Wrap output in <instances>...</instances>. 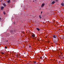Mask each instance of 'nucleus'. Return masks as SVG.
<instances>
[{"label":"nucleus","instance_id":"16","mask_svg":"<svg viewBox=\"0 0 64 64\" xmlns=\"http://www.w3.org/2000/svg\"><path fill=\"white\" fill-rule=\"evenodd\" d=\"M5 49H7V46H5Z\"/></svg>","mask_w":64,"mask_h":64},{"label":"nucleus","instance_id":"12","mask_svg":"<svg viewBox=\"0 0 64 64\" xmlns=\"http://www.w3.org/2000/svg\"><path fill=\"white\" fill-rule=\"evenodd\" d=\"M4 15H5V14H6V13H5V11L4 12Z\"/></svg>","mask_w":64,"mask_h":64},{"label":"nucleus","instance_id":"11","mask_svg":"<svg viewBox=\"0 0 64 64\" xmlns=\"http://www.w3.org/2000/svg\"><path fill=\"white\" fill-rule=\"evenodd\" d=\"M36 29H37V30H38V31H40V30L39 29V28H36Z\"/></svg>","mask_w":64,"mask_h":64},{"label":"nucleus","instance_id":"26","mask_svg":"<svg viewBox=\"0 0 64 64\" xmlns=\"http://www.w3.org/2000/svg\"><path fill=\"white\" fill-rule=\"evenodd\" d=\"M28 63H29V62H28Z\"/></svg>","mask_w":64,"mask_h":64},{"label":"nucleus","instance_id":"30","mask_svg":"<svg viewBox=\"0 0 64 64\" xmlns=\"http://www.w3.org/2000/svg\"><path fill=\"white\" fill-rule=\"evenodd\" d=\"M59 62H60V61Z\"/></svg>","mask_w":64,"mask_h":64},{"label":"nucleus","instance_id":"9","mask_svg":"<svg viewBox=\"0 0 64 64\" xmlns=\"http://www.w3.org/2000/svg\"><path fill=\"white\" fill-rule=\"evenodd\" d=\"M4 8V7H3V6H1V10H2V9H3Z\"/></svg>","mask_w":64,"mask_h":64},{"label":"nucleus","instance_id":"21","mask_svg":"<svg viewBox=\"0 0 64 64\" xmlns=\"http://www.w3.org/2000/svg\"><path fill=\"white\" fill-rule=\"evenodd\" d=\"M40 59H41L42 58V57H41L40 58Z\"/></svg>","mask_w":64,"mask_h":64},{"label":"nucleus","instance_id":"14","mask_svg":"<svg viewBox=\"0 0 64 64\" xmlns=\"http://www.w3.org/2000/svg\"><path fill=\"white\" fill-rule=\"evenodd\" d=\"M6 37H8L9 36V35H7V34H6Z\"/></svg>","mask_w":64,"mask_h":64},{"label":"nucleus","instance_id":"15","mask_svg":"<svg viewBox=\"0 0 64 64\" xmlns=\"http://www.w3.org/2000/svg\"><path fill=\"white\" fill-rule=\"evenodd\" d=\"M36 63V61H34V64H35V63Z\"/></svg>","mask_w":64,"mask_h":64},{"label":"nucleus","instance_id":"4","mask_svg":"<svg viewBox=\"0 0 64 64\" xmlns=\"http://www.w3.org/2000/svg\"><path fill=\"white\" fill-rule=\"evenodd\" d=\"M44 4H42V6H41V7H43V6H44Z\"/></svg>","mask_w":64,"mask_h":64},{"label":"nucleus","instance_id":"3","mask_svg":"<svg viewBox=\"0 0 64 64\" xmlns=\"http://www.w3.org/2000/svg\"><path fill=\"white\" fill-rule=\"evenodd\" d=\"M61 5H62V6H64V3H62L61 4Z\"/></svg>","mask_w":64,"mask_h":64},{"label":"nucleus","instance_id":"18","mask_svg":"<svg viewBox=\"0 0 64 64\" xmlns=\"http://www.w3.org/2000/svg\"><path fill=\"white\" fill-rule=\"evenodd\" d=\"M55 1L56 2H58V0H56Z\"/></svg>","mask_w":64,"mask_h":64},{"label":"nucleus","instance_id":"5","mask_svg":"<svg viewBox=\"0 0 64 64\" xmlns=\"http://www.w3.org/2000/svg\"><path fill=\"white\" fill-rule=\"evenodd\" d=\"M32 36L33 37H35V35L34 34H33L32 35Z\"/></svg>","mask_w":64,"mask_h":64},{"label":"nucleus","instance_id":"22","mask_svg":"<svg viewBox=\"0 0 64 64\" xmlns=\"http://www.w3.org/2000/svg\"><path fill=\"white\" fill-rule=\"evenodd\" d=\"M42 12H41V14L42 13Z\"/></svg>","mask_w":64,"mask_h":64},{"label":"nucleus","instance_id":"17","mask_svg":"<svg viewBox=\"0 0 64 64\" xmlns=\"http://www.w3.org/2000/svg\"><path fill=\"white\" fill-rule=\"evenodd\" d=\"M59 58H60V57H61V55H59V56H58Z\"/></svg>","mask_w":64,"mask_h":64},{"label":"nucleus","instance_id":"7","mask_svg":"<svg viewBox=\"0 0 64 64\" xmlns=\"http://www.w3.org/2000/svg\"><path fill=\"white\" fill-rule=\"evenodd\" d=\"M3 5L4 6V7H6V5L5 3L3 4Z\"/></svg>","mask_w":64,"mask_h":64},{"label":"nucleus","instance_id":"27","mask_svg":"<svg viewBox=\"0 0 64 64\" xmlns=\"http://www.w3.org/2000/svg\"><path fill=\"white\" fill-rule=\"evenodd\" d=\"M33 2H34V0L33 1Z\"/></svg>","mask_w":64,"mask_h":64},{"label":"nucleus","instance_id":"10","mask_svg":"<svg viewBox=\"0 0 64 64\" xmlns=\"http://www.w3.org/2000/svg\"><path fill=\"white\" fill-rule=\"evenodd\" d=\"M39 17H40V19H41V18H42V17L41 16V15H40L39 16Z\"/></svg>","mask_w":64,"mask_h":64},{"label":"nucleus","instance_id":"1","mask_svg":"<svg viewBox=\"0 0 64 64\" xmlns=\"http://www.w3.org/2000/svg\"><path fill=\"white\" fill-rule=\"evenodd\" d=\"M57 41H58V38L56 40H53V42L55 44H56L57 43Z\"/></svg>","mask_w":64,"mask_h":64},{"label":"nucleus","instance_id":"8","mask_svg":"<svg viewBox=\"0 0 64 64\" xmlns=\"http://www.w3.org/2000/svg\"><path fill=\"white\" fill-rule=\"evenodd\" d=\"M6 2H7L8 3H10V0H9L8 1Z\"/></svg>","mask_w":64,"mask_h":64},{"label":"nucleus","instance_id":"20","mask_svg":"<svg viewBox=\"0 0 64 64\" xmlns=\"http://www.w3.org/2000/svg\"><path fill=\"white\" fill-rule=\"evenodd\" d=\"M1 53L2 54H4V52H2Z\"/></svg>","mask_w":64,"mask_h":64},{"label":"nucleus","instance_id":"13","mask_svg":"<svg viewBox=\"0 0 64 64\" xmlns=\"http://www.w3.org/2000/svg\"><path fill=\"white\" fill-rule=\"evenodd\" d=\"M10 33H12V32H13V31H12V30H10Z\"/></svg>","mask_w":64,"mask_h":64},{"label":"nucleus","instance_id":"23","mask_svg":"<svg viewBox=\"0 0 64 64\" xmlns=\"http://www.w3.org/2000/svg\"><path fill=\"white\" fill-rule=\"evenodd\" d=\"M1 19V18H0V20Z\"/></svg>","mask_w":64,"mask_h":64},{"label":"nucleus","instance_id":"24","mask_svg":"<svg viewBox=\"0 0 64 64\" xmlns=\"http://www.w3.org/2000/svg\"><path fill=\"white\" fill-rule=\"evenodd\" d=\"M44 21H45V19H44Z\"/></svg>","mask_w":64,"mask_h":64},{"label":"nucleus","instance_id":"29","mask_svg":"<svg viewBox=\"0 0 64 64\" xmlns=\"http://www.w3.org/2000/svg\"><path fill=\"white\" fill-rule=\"evenodd\" d=\"M28 64H29V63H28Z\"/></svg>","mask_w":64,"mask_h":64},{"label":"nucleus","instance_id":"6","mask_svg":"<svg viewBox=\"0 0 64 64\" xmlns=\"http://www.w3.org/2000/svg\"><path fill=\"white\" fill-rule=\"evenodd\" d=\"M55 3V1H53L52 2V4H54V3Z\"/></svg>","mask_w":64,"mask_h":64},{"label":"nucleus","instance_id":"19","mask_svg":"<svg viewBox=\"0 0 64 64\" xmlns=\"http://www.w3.org/2000/svg\"><path fill=\"white\" fill-rule=\"evenodd\" d=\"M31 46H29V48H31Z\"/></svg>","mask_w":64,"mask_h":64},{"label":"nucleus","instance_id":"28","mask_svg":"<svg viewBox=\"0 0 64 64\" xmlns=\"http://www.w3.org/2000/svg\"><path fill=\"white\" fill-rule=\"evenodd\" d=\"M35 1H36V0H35Z\"/></svg>","mask_w":64,"mask_h":64},{"label":"nucleus","instance_id":"2","mask_svg":"<svg viewBox=\"0 0 64 64\" xmlns=\"http://www.w3.org/2000/svg\"><path fill=\"white\" fill-rule=\"evenodd\" d=\"M52 37H53V38H54V39H55L56 38V39H58V38L57 37V36L56 35H53Z\"/></svg>","mask_w":64,"mask_h":64},{"label":"nucleus","instance_id":"25","mask_svg":"<svg viewBox=\"0 0 64 64\" xmlns=\"http://www.w3.org/2000/svg\"><path fill=\"white\" fill-rule=\"evenodd\" d=\"M6 42H8V40H7Z\"/></svg>","mask_w":64,"mask_h":64}]
</instances>
